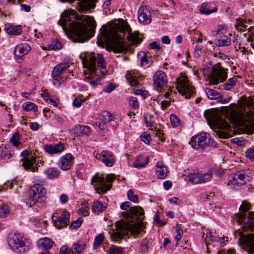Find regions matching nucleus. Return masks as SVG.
I'll use <instances>...</instances> for the list:
<instances>
[{
  "label": "nucleus",
  "mask_w": 254,
  "mask_h": 254,
  "mask_svg": "<svg viewBox=\"0 0 254 254\" xmlns=\"http://www.w3.org/2000/svg\"><path fill=\"white\" fill-rule=\"evenodd\" d=\"M83 102V100H82L81 98L77 97L73 100L72 105L73 106L76 108H79L82 105Z\"/></svg>",
  "instance_id": "774afa93"
},
{
  "label": "nucleus",
  "mask_w": 254,
  "mask_h": 254,
  "mask_svg": "<svg viewBox=\"0 0 254 254\" xmlns=\"http://www.w3.org/2000/svg\"><path fill=\"white\" fill-rule=\"evenodd\" d=\"M246 129L249 134L254 132V122H250L246 125Z\"/></svg>",
  "instance_id": "680f3d73"
},
{
  "label": "nucleus",
  "mask_w": 254,
  "mask_h": 254,
  "mask_svg": "<svg viewBox=\"0 0 254 254\" xmlns=\"http://www.w3.org/2000/svg\"><path fill=\"white\" fill-rule=\"evenodd\" d=\"M82 224V221L80 219H78L77 220L73 221L69 225V228L70 229H76L79 228Z\"/></svg>",
  "instance_id": "bf43d9fd"
},
{
  "label": "nucleus",
  "mask_w": 254,
  "mask_h": 254,
  "mask_svg": "<svg viewBox=\"0 0 254 254\" xmlns=\"http://www.w3.org/2000/svg\"><path fill=\"white\" fill-rule=\"evenodd\" d=\"M176 232L177 233V235L174 237V239L175 240V241L178 242V241H179L183 235V231L182 229V228H181V227L178 225L177 224L176 226Z\"/></svg>",
  "instance_id": "603ef678"
},
{
  "label": "nucleus",
  "mask_w": 254,
  "mask_h": 254,
  "mask_svg": "<svg viewBox=\"0 0 254 254\" xmlns=\"http://www.w3.org/2000/svg\"><path fill=\"white\" fill-rule=\"evenodd\" d=\"M153 85L155 88L159 90L162 89L168 83L167 75L165 72L159 70L155 72L153 77Z\"/></svg>",
  "instance_id": "ddd939ff"
},
{
  "label": "nucleus",
  "mask_w": 254,
  "mask_h": 254,
  "mask_svg": "<svg viewBox=\"0 0 254 254\" xmlns=\"http://www.w3.org/2000/svg\"><path fill=\"white\" fill-rule=\"evenodd\" d=\"M58 24L65 32H70L74 42L84 43L94 35L96 26L93 17L79 16L74 10H64L61 14Z\"/></svg>",
  "instance_id": "f257e3e1"
},
{
  "label": "nucleus",
  "mask_w": 254,
  "mask_h": 254,
  "mask_svg": "<svg viewBox=\"0 0 254 254\" xmlns=\"http://www.w3.org/2000/svg\"><path fill=\"white\" fill-rule=\"evenodd\" d=\"M156 174L159 179H164L167 174V168L164 165L163 162H159L157 163L156 165Z\"/></svg>",
  "instance_id": "bb28decb"
},
{
  "label": "nucleus",
  "mask_w": 254,
  "mask_h": 254,
  "mask_svg": "<svg viewBox=\"0 0 254 254\" xmlns=\"http://www.w3.org/2000/svg\"><path fill=\"white\" fill-rule=\"evenodd\" d=\"M127 197L128 199L134 202H137L138 201V197L137 195L134 194L133 191L129 190L127 192Z\"/></svg>",
  "instance_id": "864d4df0"
},
{
  "label": "nucleus",
  "mask_w": 254,
  "mask_h": 254,
  "mask_svg": "<svg viewBox=\"0 0 254 254\" xmlns=\"http://www.w3.org/2000/svg\"><path fill=\"white\" fill-rule=\"evenodd\" d=\"M245 178L246 176L244 174L238 172L234 175L233 178L230 180L227 185L231 184L235 188L241 187L246 184Z\"/></svg>",
  "instance_id": "aec40b11"
},
{
  "label": "nucleus",
  "mask_w": 254,
  "mask_h": 254,
  "mask_svg": "<svg viewBox=\"0 0 254 254\" xmlns=\"http://www.w3.org/2000/svg\"><path fill=\"white\" fill-rule=\"evenodd\" d=\"M23 109L26 111H33L37 112L38 110L37 106L34 103L30 102L25 103L22 106Z\"/></svg>",
  "instance_id": "ea45409f"
},
{
  "label": "nucleus",
  "mask_w": 254,
  "mask_h": 254,
  "mask_svg": "<svg viewBox=\"0 0 254 254\" xmlns=\"http://www.w3.org/2000/svg\"><path fill=\"white\" fill-rule=\"evenodd\" d=\"M176 89L182 95H187L192 93L191 87L190 86L187 77L185 75H182L176 79Z\"/></svg>",
  "instance_id": "9d476101"
},
{
  "label": "nucleus",
  "mask_w": 254,
  "mask_h": 254,
  "mask_svg": "<svg viewBox=\"0 0 254 254\" xmlns=\"http://www.w3.org/2000/svg\"><path fill=\"white\" fill-rule=\"evenodd\" d=\"M246 156L251 161H254V147L248 149L246 152Z\"/></svg>",
  "instance_id": "5fc2aeb1"
},
{
  "label": "nucleus",
  "mask_w": 254,
  "mask_h": 254,
  "mask_svg": "<svg viewBox=\"0 0 254 254\" xmlns=\"http://www.w3.org/2000/svg\"><path fill=\"white\" fill-rule=\"evenodd\" d=\"M4 30L9 35H18L22 32V27L20 25H14L11 23L4 24Z\"/></svg>",
  "instance_id": "b1692460"
},
{
  "label": "nucleus",
  "mask_w": 254,
  "mask_h": 254,
  "mask_svg": "<svg viewBox=\"0 0 254 254\" xmlns=\"http://www.w3.org/2000/svg\"><path fill=\"white\" fill-rule=\"evenodd\" d=\"M187 178L188 180L192 184H200L199 173H190L188 175Z\"/></svg>",
  "instance_id": "c9c22d12"
},
{
  "label": "nucleus",
  "mask_w": 254,
  "mask_h": 254,
  "mask_svg": "<svg viewBox=\"0 0 254 254\" xmlns=\"http://www.w3.org/2000/svg\"><path fill=\"white\" fill-rule=\"evenodd\" d=\"M149 240L147 239H144L142 240L140 249L143 252H147L148 249Z\"/></svg>",
  "instance_id": "6e6d98bb"
},
{
  "label": "nucleus",
  "mask_w": 254,
  "mask_h": 254,
  "mask_svg": "<svg viewBox=\"0 0 254 254\" xmlns=\"http://www.w3.org/2000/svg\"><path fill=\"white\" fill-rule=\"evenodd\" d=\"M144 213L143 209L140 206L131 207L128 212H123V216L126 218L131 219V222H125L123 220L118 221L115 225L117 231L112 235L113 239L118 241L129 235H139L143 230Z\"/></svg>",
  "instance_id": "7ed1b4c3"
},
{
  "label": "nucleus",
  "mask_w": 254,
  "mask_h": 254,
  "mask_svg": "<svg viewBox=\"0 0 254 254\" xmlns=\"http://www.w3.org/2000/svg\"><path fill=\"white\" fill-rule=\"evenodd\" d=\"M95 7V4L90 0H81L78 2L77 10L80 13H88Z\"/></svg>",
  "instance_id": "4be33fe9"
},
{
  "label": "nucleus",
  "mask_w": 254,
  "mask_h": 254,
  "mask_svg": "<svg viewBox=\"0 0 254 254\" xmlns=\"http://www.w3.org/2000/svg\"><path fill=\"white\" fill-rule=\"evenodd\" d=\"M126 77L127 82L130 86H135L137 85L138 81L136 79L134 72H132V71H128L127 73Z\"/></svg>",
  "instance_id": "2f4dec72"
},
{
  "label": "nucleus",
  "mask_w": 254,
  "mask_h": 254,
  "mask_svg": "<svg viewBox=\"0 0 254 254\" xmlns=\"http://www.w3.org/2000/svg\"><path fill=\"white\" fill-rule=\"evenodd\" d=\"M70 65L67 63H61L57 64L53 69L52 76L54 80L60 82L64 80L63 76H62L65 73H69L70 72L69 67Z\"/></svg>",
  "instance_id": "f8f14e48"
},
{
  "label": "nucleus",
  "mask_w": 254,
  "mask_h": 254,
  "mask_svg": "<svg viewBox=\"0 0 254 254\" xmlns=\"http://www.w3.org/2000/svg\"><path fill=\"white\" fill-rule=\"evenodd\" d=\"M106 208V206L103 205L102 202L98 200H95L93 202L92 210L94 213L99 214V213L102 212L103 211H104Z\"/></svg>",
  "instance_id": "473e14b6"
},
{
  "label": "nucleus",
  "mask_w": 254,
  "mask_h": 254,
  "mask_svg": "<svg viewBox=\"0 0 254 254\" xmlns=\"http://www.w3.org/2000/svg\"><path fill=\"white\" fill-rule=\"evenodd\" d=\"M29 193L33 195V197L36 196L40 202H43L45 197L46 190L42 185L37 184L31 187Z\"/></svg>",
  "instance_id": "f3484780"
},
{
  "label": "nucleus",
  "mask_w": 254,
  "mask_h": 254,
  "mask_svg": "<svg viewBox=\"0 0 254 254\" xmlns=\"http://www.w3.org/2000/svg\"><path fill=\"white\" fill-rule=\"evenodd\" d=\"M54 242L48 238H43L39 240L37 245L40 249L48 252V250L51 249L53 246Z\"/></svg>",
  "instance_id": "393cba45"
},
{
  "label": "nucleus",
  "mask_w": 254,
  "mask_h": 254,
  "mask_svg": "<svg viewBox=\"0 0 254 254\" xmlns=\"http://www.w3.org/2000/svg\"><path fill=\"white\" fill-rule=\"evenodd\" d=\"M240 119V114L235 110H232L230 112V119L231 122L237 124L239 123Z\"/></svg>",
  "instance_id": "58836bf2"
},
{
  "label": "nucleus",
  "mask_w": 254,
  "mask_h": 254,
  "mask_svg": "<svg viewBox=\"0 0 254 254\" xmlns=\"http://www.w3.org/2000/svg\"><path fill=\"white\" fill-rule=\"evenodd\" d=\"M49 49L58 50L62 48L61 43L58 40H54L51 42L48 46Z\"/></svg>",
  "instance_id": "49530a36"
},
{
  "label": "nucleus",
  "mask_w": 254,
  "mask_h": 254,
  "mask_svg": "<svg viewBox=\"0 0 254 254\" xmlns=\"http://www.w3.org/2000/svg\"><path fill=\"white\" fill-rule=\"evenodd\" d=\"M208 137H209V134L207 133H201L195 137L193 136L190 142V144L191 145L193 148L197 149L204 148L206 147V140Z\"/></svg>",
  "instance_id": "dca6fc26"
},
{
  "label": "nucleus",
  "mask_w": 254,
  "mask_h": 254,
  "mask_svg": "<svg viewBox=\"0 0 254 254\" xmlns=\"http://www.w3.org/2000/svg\"><path fill=\"white\" fill-rule=\"evenodd\" d=\"M144 120L147 127H154L155 122L153 116L151 115H146L144 116Z\"/></svg>",
  "instance_id": "3c124183"
},
{
  "label": "nucleus",
  "mask_w": 254,
  "mask_h": 254,
  "mask_svg": "<svg viewBox=\"0 0 254 254\" xmlns=\"http://www.w3.org/2000/svg\"><path fill=\"white\" fill-rule=\"evenodd\" d=\"M44 148L46 152L52 155L62 152L64 150V145L61 142L54 145L47 144Z\"/></svg>",
  "instance_id": "5701e85b"
},
{
  "label": "nucleus",
  "mask_w": 254,
  "mask_h": 254,
  "mask_svg": "<svg viewBox=\"0 0 254 254\" xmlns=\"http://www.w3.org/2000/svg\"><path fill=\"white\" fill-rule=\"evenodd\" d=\"M214 124L218 129L215 131L216 135L221 138H229L235 134L231 126L224 119L217 117L214 121Z\"/></svg>",
  "instance_id": "0eeeda50"
},
{
  "label": "nucleus",
  "mask_w": 254,
  "mask_h": 254,
  "mask_svg": "<svg viewBox=\"0 0 254 254\" xmlns=\"http://www.w3.org/2000/svg\"><path fill=\"white\" fill-rule=\"evenodd\" d=\"M96 183L99 187L103 191H107L110 190L111 188L110 185H107L105 183V179L103 177H100L98 175H95L92 177V184Z\"/></svg>",
  "instance_id": "a878e982"
},
{
  "label": "nucleus",
  "mask_w": 254,
  "mask_h": 254,
  "mask_svg": "<svg viewBox=\"0 0 254 254\" xmlns=\"http://www.w3.org/2000/svg\"><path fill=\"white\" fill-rule=\"evenodd\" d=\"M204 116L207 120H213L215 117V114L213 110H206L204 113Z\"/></svg>",
  "instance_id": "e2e57ef3"
},
{
  "label": "nucleus",
  "mask_w": 254,
  "mask_h": 254,
  "mask_svg": "<svg viewBox=\"0 0 254 254\" xmlns=\"http://www.w3.org/2000/svg\"><path fill=\"white\" fill-rule=\"evenodd\" d=\"M31 47L26 43H21L17 45L14 51V54L17 57V60L22 61V58L26 55L31 51Z\"/></svg>",
  "instance_id": "a211bd4d"
},
{
  "label": "nucleus",
  "mask_w": 254,
  "mask_h": 254,
  "mask_svg": "<svg viewBox=\"0 0 254 254\" xmlns=\"http://www.w3.org/2000/svg\"><path fill=\"white\" fill-rule=\"evenodd\" d=\"M205 92L207 97L211 100L218 99L221 97V95L219 93L210 88H206Z\"/></svg>",
  "instance_id": "72a5a7b5"
},
{
  "label": "nucleus",
  "mask_w": 254,
  "mask_h": 254,
  "mask_svg": "<svg viewBox=\"0 0 254 254\" xmlns=\"http://www.w3.org/2000/svg\"><path fill=\"white\" fill-rule=\"evenodd\" d=\"M26 238L18 233H10L7 239V243L10 248L15 253H23L26 251Z\"/></svg>",
  "instance_id": "423d86ee"
},
{
  "label": "nucleus",
  "mask_w": 254,
  "mask_h": 254,
  "mask_svg": "<svg viewBox=\"0 0 254 254\" xmlns=\"http://www.w3.org/2000/svg\"><path fill=\"white\" fill-rule=\"evenodd\" d=\"M137 57L140 60L141 66L148 67L152 64V60H149L147 59V55L144 52H139L138 54Z\"/></svg>",
  "instance_id": "c756f323"
},
{
  "label": "nucleus",
  "mask_w": 254,
  "mask_h": 254,
  "mask_svg": "<svg viewBox=\"0 0 254 254\" xmlns=\"http://www.w3.org/2000/svg\"><path fill=\"white\" fill-rule=\"evenodd\" d=\"M105 237L103 234H100L98 235L95 238L93 246L95 248L99 247L103 242Z\"/></svg>",
  "instance_id": "09e8293b"
},
{
  "label": "nucleus",
  "mask_w": 254,
  "mask_h": 254,
  "mask_svg": "<svg viewBox=\"0 0 254 254\" xmlns=\"http://www.w3.org/2000/svg\"><path fill=\"white\" fill-rule=\"evenodd\" d=\"M241 212L235 215V219L241 225L243 224V230L244 232L254 231V212H246L250 209V204L247 202L243 201L240 208ZM234 236L239 238V243L241 248L249 254H254V233L244 234L239 230L234 232Z\"/></svg>",
  "instance_id": "f03ea898"
},
{
  "label": "nucleus",
  "mask_w": 254,
  "mask_h": 254,
  "mask_svg": "<svg viewBox=\"0 0 254 254\" xmlns=\"http://www.w3.org/2000/svg\"><path fill=\"white\" fill-rule=\"evenodd\" d=\"M116 87V85L112 83H108V84L105 86L103 90L106 93H111L113 91Z\"/></svg>",
  "instance_id": "052dcab7"
},
{
  "label": "nucleus",
  "mask_w": 254,
  "mask_h": 254,
  "mask_svg": "<svg viewBox=\"0 0 254 254\" xmlns=\"http://www.w3.org/2000/svg\"><path fill=\"white\" fill-rule=\"evenodd\" d=\"M85 246V242L78 241L73 245L71 249H68L65 245L63 246L60 249L59 254H81Z\"/></svg>",
  "instance_id": "9b49d317"
},
{
  "label": "nucleus",
  "mask_w": 254,
  "mask_h": 254,
  "mask_svg": "<svg viewBox=\"0 0 254 254\" xmlns=\"http://www.w3.org/2000/svg\"><path fill=\"white\" fill-rule=\"evenodd\" d=\"M73 159L74 157L72 154L67 153L60 158L59 165L63 170H68L72 166Z\"/></svg>",
  "instance_id": "6ab92c4d"
},
{
  "label": "nucleus",
  "mask_w": 254,
  "mask_h": 254,
  "mask_svg": "<svg viewBox=\"0 0 254 254\" xmlns=\"http://www.w3.org/2000/svg\"><path fill=\"white\" fill-rule=\"evenodd\" d=\"M88 210L89 207L88 206V203L86 202L82 204V207L79 209V211L80 212V213H82L83 215L86 216L88 214Z\"/></svg>",
  "instance_id": "338daca9"
},
{
  "label": "nucleus",
  "mask_w": 254,
  "mask_h": 254,
  "mask_svg": "<svg viewBox=\"0 0 254 254\" xmlns=\"http://www.w3.org/2000/svg\"><path fill=\"white\" fill-rule=\"evenodd\" d=\"M140 138L144 143L149 144L151 136L149 134L144 132L141 135Z\"/></svg>",
  "instance_id": "13d9d810"
},
{
  "label": "nucleus",
  "mask_w": 254,
  "mask_h": 254,
  "mask_svg": "<svg viewBox=\"0 0 254 254\" xmlns=\"http://www.w3.org/2000/svg\"><path fill=\"white\" fill-rule=\"evenodd\" d=\"M20 139V136L19 132H15L12 135L10 141L13 145L15 146H18L20 144V142L19 141Z\"/></svg>",
  "instance_id": "a18cd8bd"
},
{
  "label": "nucleus",
  "mask_w": 254,
  "mask_h": 254,
  "mask_svg": "<svg viewBox=\"0 0 254 254\" xmlns=\"http://www.w3.org/2000/svg\"><path fill=\"white\" fill-rule=\"evenodd\" d=\"M108 254H125L124 249L116 246H111L108 251Z\"/></svg>",
  "instance_id": "37998d69"
},
{
  "label": "nucleus",
  "mask_w": 254,
  "mask_h": 254,
  "mask_svg": "<svg viewBox=\"0 0 254 254\" xmlns=\"http://www.w3.org/2000/svg\"><path fill=\"white\" fill-rule=\"evenodd\" d=\"M79 58L82 60L83 67L87 68L89 72L84 74L85 80L93 87L100 84L102 79L108 72L102 55L81 54Z\"/></svg>",
  "instance_id": "39448f33"
},
{
  "label": "nucleus",
  "mask_w": 254,
  "mask_h": 254,
  "mask_svg": "<svg viewBox=\"0 0 254 254\" xmlns=\"http://www.w3.org/2000/svg\"><path fill=\"white\" fill-rule=\"evenodd\" d=\"M21 155L23 158L20 160L22 162V166L23 168L26 171L30 170L33 172H37L38 168L35 165L36 158L35 156L28 157L29 153L27 150H23L21 153Z\"/></svg>",
  "instance_id": "1a4fd4ad"
},
{
  "label": "nucleus",
  "mask_w": 254,
  "mask_h": 254,
  "mask_svg": "<svg viewBox=\"0 0 254 254\" xmlns=\"http://www.w3.org/2000/svg\"><path fill=\"white\" fill-rule=\"evenodd\" d=\"M129 105L133 109H136L139 107V104L137 99L134 97H131L129 100Z\"/></svg>",
  "instance_id": "4d7b16f0"
},
{
  "label": "nucleus",
  "mask_w": 254,
  "mask_h": 254,
  "mask_svg": "<svg viewBox=\"0 0 254 254\" xmlns=\"http://www.w3.org/2000/svg\"><path fill=\"white\" fill-rule=\"evenodd\" d=\"M107 167H112L115 162L114 156L111 151L103 150L99 158Z\"/></svg>",
  "instance_id": "412c9836"
},
{
  "label": "nucleus",
  "mask_w": 254,
  "mask_h": 254,
  "mask_svg": "<svg viewBox=\"0 0 254 254\" xmlns=\"http://www.w3.org/2000/svg\"><path fill=\"white\" fill-rule=\"evenodd\" d=\"M235 28L241 32L244 31L245 29H247V25H246L244 21L242 20H237V23L235 24Z\"/></svg>",
  "instance_id": "8fccbe9b"
},
{
  "label": "nucleus",
  "mask_w": 254,
  "mask_h": 254,
  "mask_svg": "<svg viewBox=\"0 0 254 254\" xmlns=\"http://www.w3.org/2000/svg\"><path fill=\"white\" fill-rule=\"evenodd\" d=\"M237 79L236 77L230 78L228 80L223 84L224 89L226 90H230L235 85Z\"/></svg>",
  "instance_id": "4c0bfd02"
},
{
  "label": "nucleus",
  "mask_w": 254,
  "mask_h": 254,
  "mask_svg": "<svg viewBox=\"0 0 254 254\" xmlns=\"http://www.w3.org/2000/svg\"><path fill=\"white\" fill-rule=\"evenodd\" d=\"M149 162V158L148 157H144L143 156H138L136 159L133 162V166L137 169H140L145 167Z\"/></svg>",
  "instance_id": "c85d7f7f"
},
{
  "label": "nucleus",
  "mask_w": 254,
  "mask_h": 254,
  "mask_svg": "<svg viewBox=\"0 0 254 254\" xmlns=\"http://www.w3.org/2000/svg\"><path fill=\"white\" fill-rule=\"evenodd\" d=\"M170 122L174 127H177L181 126V121L177 116L174 114L170 115Z\"/></svg>",
  "instance_id": "de8ad7c7"
},
{
  "label": "nucleus",
  "mask_w": 254,
  "mask_h": 254,
  "mask_svg": "<svg viewBox=\"0 0 254 254\" xmlns=\"http://www.w3.org/2000/svg\"><path fill=\"white\" fill-rule=\"evenodd\" d=\"M217 7L215 6L212 8H210V6L208 3L203 2L199 6V12L201 14L209 15L212 13L215 12L217 11Z\"/></svg>",
  "instance_id": "cd10ccee"
},
{
  "label": "nucleus",
  "mask_w": 254,
  "mask_h": 254,
  "mask_svg": "<svg viewBox=\"0 0 254 254\" xmlns=\"http://www.w3.org/2000/svg\"><path fill=\"white\" fill-rule=\"evenodd\" d=\"M220 36V38L218 39L216 44L218 46H227L231 44V40L226 36Z\"/></svg>",
  "instance_id": "e433bc0d"
},
{
  "label": "nucleus",
  "mask_w": 254,
  "mask_h": 254,
  "mask_svg": "<svg viewBox=\"0 0 254 254\" xmlns=\"http://www.w3.org/2000/svg\"><path fill=\"white\" fill-rule=\"evenodd\" d=\"M209 84L216 85L223 82L227 78V73L225 69L219 65L213 67L209 75Z\"/></svg>",
  "instance_id": "6e6552de"
},
{
  "label": "nucleus",
  "mask_w": 254,
  "mask_h": 254,
  "mask_svg": "<svg viewBox=\"0 0 254 254\" xmlns=\"http://www.w3.org/2000/svg\"><path fill=\"white\" fill-rule=\"evenodd\" d=\"M152 10L149 6L142 5L138 10V19L140 23L148 24L151 21Z\"/></svg>",
  "instance_id": "4468645a"
},
{
  "label": "nucleus",
  "mask_w": 254,
  "mask_h": 254,
  "mask_svg": "<svg viewBox=\"0 0 254 254\" xmlns=\"http://www.w3.org/2000/svg\"><path fill=\"white\" fill-rule=\"evenodd\" d=\"M131 28L127 23L120 19L115 27L111 50L115 53H125L129 50L131 44L140 43L142 39L139 37V32L131 34Z\"/></svg>",
  "instance_id": "20e7f679"
},
{
  "label": "nucleus",
  "mask_w": 254,
  "mask_h": 254,
  "mask_svg": "<svg viewBox=\"0 0 254 254\" xmlns=\"http://www.w3.org/2000/svg\"><path fill=\"white\" fill-rule=\"evenodd\" d=\"M226 31L223 25H219L216 31H213V33L214 35L218 37L221 34H224Z\"/></svg>",
  "instance_id": "69168bd1"
},
{
  "label": "nucleus",
  "mask_w": 254,
  "mask_h": 254,
  "mask_svg": "<svg viewBox=\"0 0 254 254\" xmlns=\"http://www.w3.org/2000/svg\"><path fill=\"white\" fill-rule=\"evenodd\" d=\"M41 202L40 200L36 197V196L33 197V195L30 194L29 196L25 199L26 204L29 207L34 206L37 202Z\"/></svg>",
  "instance_id": "79ce46f5"
},
{
  "label": "nucleus",
  "mask_w": 254,
  "mask_h": 254,
  "mask_svg": "<svg viewBox=\"0 0 254 254\" xmlns=\"http://www.w3.org/2000/svg\"><path fill=\"white\" fill-rule=\"evenodd\" d=\"M213 173L211 170H209L204 174L199 173L200 184L204 183L211 180L212 177Z\"/></svg>",
  "instance_id": "f704fd0d"
},
{
  "label": "nucleus",
  "mask_w": 254,
  "mask_h": 254,
  "mask_svg": "<svg viewBox=\"0 0 254 254\" xmlns=\"http://www.w3.org/2000/svg\"><path fill=\"white\" fill-rule=\"evenodd\" d=\"M47 177L49 179H52L58 177L60 174V170L54 167L49 168L45 171Z\"/></svg>",
  "instance_id": "7c9ffc66"
},
{
  "label": "nucleus",
  "mask_w": 254,
  "mask_h": 254,
  "mask_svg": "<svg viewBox=\"0 0 254 254\" xmlns=\"http://www.w3.org/2000/svg\"><path fill=\"white\" fill-rule=\"evenodd\" d=\"M9 207L0 201V217H6L9 213Z\"/></svg>",
  "instance_id": "a19ab883"
},
{
  "label": "nucleus",
  "mask_w": 254,
  "mask_h": 254,
  "mask_svg": "<svg viewBox=\"0 0 254 254\" xmlns=\"http://www.w3.org/2000/svg\"><path fill=\"white\" fill-rule=\"evenodd\" d=\"M52 219L55 226L57 229H62L67 226L69 221V214L67 211H64L61 216H53Z\"/></svg>",
  "instance_id": "2eb2a0df"
},
{
  "label": "nucleus",
  "mask_w": 254,
  "mask_h": 254,
  "mask_svg": "<svg viewBox=\"0 0 254 254\" xmlns=\"http://www.w3.org/2000/svg\"><path fill=\"white\" fill-rule=\"evenodd\" d=\"M79 129L83 134L85 135L89 134L91 132L90 127L84 125H79Z\"/></svg>",
  "instance_id": "0e129e2a"
},
{
  "label": "nucleus",
  "mask_w": 254,
  "mask_h": 254,
  "mask_svg": "<svg viewBox=\"0 0 254 254\" xmlns=\"http://www.w3.org/2000/svg\"><path fill=\"white\" fill-rule=\"evenodd\" d=\"M99 119L104 123L109 122L112 120V115L108 111H104L99 115Z\"/></svg>",
  "instance_id": "c03bdc74"
}]
</instances>
